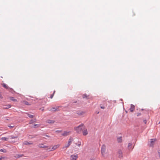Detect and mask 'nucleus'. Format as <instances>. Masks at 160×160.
<instances>
[{"mask_svg":"<svg viewBox=\"0 0 160 160\" xmlns=\"http://www.w3.org/2000/svg\"><path fill=\"white\" fill-rule=\"evenodd\" d=\"M143 110H144V109H139V111H143Z\"/></svg>","mask_w":160,"mask_h":160,"instance_id":"nucleus-40","label":"nucleus"},{"mask_svg":"<svg viewBox=\"0 0 160 160\" xmlns=\"http://www.w3.org/2000/svg\"><path fill=\"white\" fill-rule=\"evenodd\" d=\"M137 110H138V108L137 109Z\"/></svg>","mask_w":160,"mask_h":160,"instance_id":"nucleus-48","label":"nucleus"},{"mask_svg":"<svg viewBox=\"0 0 160 160\" xmlns=\"http://www.w3.org/2000/svg\"><path fill=\"white\" fill-rule=\"evenodd\" d=\"M84 124L82 123L81 125L78 127L74 128V130L76 131L78 133H80L82 130V127L83 126Z\"/></svg>","mask_w":160,"mask_h":160,"instance_id":"nucleus-1","label":"nucleus"},{"mask_svg":"<svg viewBox=\"0 0 160 160\" xmlns=\"http://www.w3.org/2000/svg\"><path fill=\"white\" fill-rule=\"evenodd\" d=\"M77 158V154L72 155H71L70 157L71 160H76Z\"/></svg>","mask_w":160,"mask_h":160,"instance_id":"nucleus-10","label":"nucleus"},{"mask_svg":"<svg viewBox=\"0 0 160 160\" xmlns=\"http://www.w3.org/2000/svg\"><path fill=\"white\" fill-rule=\"evenodd\" d=\"M23 102H24V104L25 105H29L30 104L29 103V102L27 101H23Z\"/></svg>","mask_w":160,"mask_h":160,"instance_id":"nucleus-25","label":"nucleus"},{"mask_svg":"<svg viewBox=\"0 0 160 160\" xmlns=\"http://www.w3.org/2000/svg\"><path fill=\"white\" fill-rule=\"evenodd\" d=\"M0 152H6V151L4 149H0Z\"/></svg>","mask_w":160,"mask_h":160,"instance_id":"nucleus-30","label":"nucleus"},{"mask_svg":"<svg viewBox=\"0 0 160 160\" xmlns=\"http://www.w3.org/2000/svg\"><path fill=\"white\" fill-rule=\"evenodd\" d=\"M2 157H0V160H2Z\"/></svg>","mask_w":160,"mask_h":160,"instance_id":"nucleus-41","label":"nucleus"},{"mask_svg":"<svg viewBox=\"0 0 160 160\" xmlns=\"http://www.w3.org/2000/svg\"><path fill=\"white\" fill-rule=\"evenodd\" d=\"M11 106L10 104L5 105L3 107V108L4 109H8L10 108Z\"/></svg>","mask_w":160,"mask_h":160,"instance_id":"nucleus-16","label":"nucleus"},{"mask_svg":"<svg viewBox=\"0 0 160 160\" xmlns=\"http://www.w3.org/2000/svg\"><path fill=\"white\" fill-rule=\"evenodd\" d=\"M10 99L12 101L14 102H16L17 101V100L14 98L13 97H11L10 98Z\"/></svg>","mask_w":160,"mask_h":160,"instance_id":"nucleus-23","label":"nucleus"},{"mask_svg":"<svg viewBox=\"0 0 160 160\" xmlns=\"http://www.w3.org/2000/svg\"><path fill=\"white\" fill-rule=\"evenodd\" d=\"M24 144L26 145H31L32 143H30L28 141H25L24 142Z\"/></svg>","mask_w":160,"mask_h":160,"instance_id":"nucleus-22","label":"nucleus"},{"mask_svg":"<svg viewBox=\"0 0 160 160\" xmlns=\"http://www.w3.org/2000/svg\"><path fill=\"white\" fill-rule=\"evenodd\" d=\"M59 145H55L51 149H50V148L47 149V150L48 151H53L57 148H58L59 147Z\"/></svg>","mask_w":160,"mask_h":160,"instance_id":"nucleus-6","label":"nucleus"},{"mask_svg":"<svg viewBox=\"0 0 160 160\" xmlns=\"http://www.w3.org/2000/svg\"><path fill=\"white\" fill-rule=\"evenodd\" d=\"M141 115V112H138L137 113V117H138L140 116Z\"/></svg>","mask_w":160,"mask_h":160,"instance_id":"nucleus-32","label":"nucleus"},{"mask_svg":"<svg viewBox=\"0 0 160 160\" xmlns=\"http://www.w3.org/2000/svg\"><path fill=\"white\" fill-rule=\"evenodd\" d=\"M30 127H31V128L32 127V126H30Z\"/></svg>","mask_w":160,"mask_h":160,"instance_id":"nucleus-47","label":"nucleus"},{"mask_svg":"<svg viewBox=\"0 0 160 160\" xmlns=\"http://www.w3.org/2000/svg\"><path fill=\"white\" fill-rule=\"evenodd\" d=\"M36 122V119H32L29 122V124H32L33 123Z\"/></svg>","mask_w":160,"mask_h":160,"instance_id":"nucleus-19","label":"nucleus"},{"mask_svg":"<svg viewBox=\"0 0 160 160\" xmlns=\"http://www.w3.org/2000/svg\"><path fill=\"white\" fill-rule=\"evenodd\" d=\"M155 141V139H151L150 143V146L151 147H153L154 143Z\"/></svg>","mask_w":160,"mask_h":160,"instance_id":"nucleus-12","label":"nucleus"},{"mask_svg":"<svg viewBox=\"0 0 160 160\" xmlns=\"http://www.w3.org/2000/svg\"><path fill=\"white\" fill-rule=\"evenodd\" d=\"M78 143H76L75 144L76 145L78 146V147H80L81 145V142L78 141Z\"/></svg>","mask_w":160,"mask_h":160,"instance_id":"nucleus-26","label":"nucleus"},{"mask_svg":"<svg viewBox=\"0 0 160 160\" xmlns=\"http://www.w3.org/2000/svg\"><path fill=\"white\" fill-rule=\"evenodd\" d=\"M76 113L79 115H82L84 114L85 112L81 111H77Z\"/></svg>","mask_w":160,"mask_h":160,"instance_id":"nucleus-15","label":"nucleus"},{"mask_svg":"<svg viewBox=\"0 0 160 160\" xmlns=\"http://www.w3.org/2000/svg\"><path fill=\"white\" fill-rule=\"evenodd\" d=\"M134 15H135V14L134 13L133 16H134Z\"/></svg>","mask_w":160,"mask_h":160,"instance_id":"nucleus-44","label":"nucleus"},{"mask_svg":"<svg viewBox=\"0 0 160 160\" xmlns=\"http://www.w3.org/2000/svg\"><path fill=\"white\" fill-rule=\"evenodd\" d=\"M143 122H144V123L145 124H146L147 122V120H143Z\"/></svg>","mask_w":160,"mask_h":160,"instance_id":"nucleus-36","label":"nucleus"},{"mask_svg":"<svg viewBox=\"0 0 160 160\" xmlns=\"http://www.w3.org/2000/svg\"><path fill=\"white\" fill-rule=\"evenodd\" d=\"M158 152L159 154V157L160 158V150L158 151Z\"/></svg>","mask_w":160,"mask_h":160,"instance_id":"nucleus-37","label":"nucleus"},{"mask_svg":"<svg viewBox=\"0 0 160 160\" xmlns=\"http://www.w3.org/2000/svg\"><path fill=\"white\" fill-rule=\"evenodd\" d=\"M131 145L132 144L130 143L128 144V148L129 149H131V148L130 147V146H131Z\"/></svg>","mask_w":160,"mask_h":160,"instance_id":"nucleus-29","label":"nucleus"},{"mask_svg":"<svg viewBox=\"0 0 160 160\" xmlns=\"http://www.w3.org/2000/svg\"><path fill=\"white\" fill-rule=\"evenodd\" d=\"M55 122V121L54 120H52L49 119L48 120L46 121V122L47 123L51 124L54 123Z\"/></svg>","mask_w":160,"mask_h":160,"instance_id":"nucleus-17","label":"nucleus"},{"mask_svg":"<svg viewBox=\"0 0 160 160\" xmlns=\"http://www.w3.org/2000/svg\"><path fill=\"white\" fill-rule=\"evenodd\" d=\"M117 154L118 155V157L120 158H122L123 155H122V151L121 150H119Z\"/></svg>","mask_w":160,"mask_h":160,"instance_id":"nucleus-9","label":"nucleus"},{"mask_svg":"<svg viewBox=\"0 0 160 160\" xmlns=\"http://www.w3.org/2000/svg\"><path fill=\"white\" fill-rule=\"evenodd\" d=\"M2 86L5 88L6 89H8L10 88V90H11V92L13 91V92H15V91L13 90L11 88H10L6 84L3 83L2 84Z\"/></svg>","mask_w":160,"mask_h":160,"instance_id":"nucleus-8","label":"nucleus"},{"mask_svg":"<svg viewBox=\"0 0 160 160\" xmlns=\"http://www.w3.org/2000/svg\"><path fill=\"white\" fill-rule=\"evenodd\" d=\"M71 132L70 131H64L63 133L62 134V136H67L69 135L70 134Z\"/></svg>","mask_w":160,"mask_h":160,"instance_id":"nucleus-4","label":"nucleus"},{"mask_svg":"<svg viewBox=\"0 0 160 160\" xmlns=\"http://www.w3.org/2000/svg\"><path fill=\"white\" fill-rule=\"evenodd\" d=\"M22 154H18L17 155V158H19L20 157H21L22 156Z\"/></svg>","mask_w":160,"mask_h":160,"instance_id":"nucleus-33","label":"nucleus"},{"mask_svg":"<svg viewBox=\"0 0 160 160\" xmlns=\"http://www.w3.org/2000/svg\"><path fill=\"white\" fill-rule=\"evenodd\" d=\"M39 124H35L34 125L33 127L34 128H36L38 127H39Z\"/></svg>","mask_w":160,"mask_h":160,"instance_id":"nucleus-27","label":"nucleus"},{"mask_svg":"<svg viewBox=\"0 0 160 160\" xmlns=\"http://www.w3.org/2000/svg\"><path fill=\"white\" fill-rule=\"evenodd\" d=\"M62 132L61 130H57L56 131V132L58 133H60V132Z\"/></svg>","mask_w":160,"mask_h":160,"instance_id":"nucleus-35","label":"nucleus"},{"mask_svg":"<svg viewBox=\"0 0 160 160\" xmlns=\"http://www.w3.org/2000/svg\"><path fill=\"white\" fill-rule=\"evenodd\" d=\"M106 151V146L104 144L101 147V152L102 155H104Z\"/></svg>","mask_w":160,"mask_h":160,"instance_id":"nucleus-3","label":"nucleus"},{"mask_svg":"<svg viewBox=\"0 0 160 160\" xmlns=\"http://www.w3.org/2000/svg\"><path fill=\"white\" fill-rule=\"evenodd\" d=\"M73 102L74 103H76L77 102V101H75Z\"/></svg>","mask_w":160,"mask_h":160,"instance_id":"nucleus-42","label":"nucleus"},{"mask_svg":"<svg viewBox=\"0 0 160 160\" xmlns=\"http://www.w3.org/2000/svg\"><path fill=\"white\" fill-rule=\"evenodd\" d=\"M17 136H11V139H15V138H18Z\"/></svg>","mask_w":160,"mask_h":160,"instance_id":"nucleus-31","label":"nucleus"},{"mask_svg":"<svg viewBox=\"0 0 160 160\" xmlns=\"http://www.w3.org/2000/svg\"><path fill=\"white\" fill-rule=\"evenodd\" d=\"M55 91L54 90V92H53V93L52 94V95H51L50 96V98H52L53 97V96H54V93H55Z\"/></svg>","mask_w":160,"mask_h":160,"instance_id":"nucleus-28","label":"nucleus"},{"mask_svg":"<svg viewBox=\"0 0 160 160\" xmlns=\"http://www.w3.org/2000/svg\"><path fill=\"white\" fill-rule=\"evenodd\" d=\"M27 115L30 118H33L34 116L32 115H31L29 114L28 113Z\"/></svg>","mask_w":160,"mask_h":160,"instance_id":"nucleus-24","label":"nucleus"},{"mask_svg":"<svg viewBox=\"0 0 160 160\" xmlns=\"http://www.w3.org/2000/svg\"><path fill=\"white\" fill-rule=\"evenodd\" d=\"M120 100H121V101H122V99H121Z\"/></svg>","mask_w":160,"mask_h":160,"instance_id":"nucleus-45","label":"nucleus"},{"mask_svg":"<svg viewBox=\"0 0 160 160\" xmlns=\"http://www.w3.org/2000/svg\"><path fill=\"white\" fill-rule=\"evenodd\" d=\"M8 138L6 137H2L1 138V140H4L5 141H7L8 140Z\"/></svg>","mask_w":160,"mask_h":160,"instance_id":"nucleus-21","label":"nucleus"},{"mask_svg":"<svg viewBox=\"0 0 160 160\" xmlns=\"http://www.w3.org/2000/svg\"><path fill=\"white\" fill-rule=\"evenodd\" d=\"M60 107L56 106L55 107H52L49 110L50 111H59V108Z\"/></svg>","mask_w":160,"mask_h":160,"instance_id":"nucleus-2","label":"nucleus"},{"mask_svg":"<svg viewBox=\"0 0 160 160\" xmlns=\"http://www.w3.org/2000/svg\"><path fill=\"white\" fill-rule=\"evenodd\" d=\"M100 107L101 108L104 109L107 107V104L105 102H103L102 104H101L100 105Z\"/></svg>","mask_w":160,"mask_h":160,"instance_id":"nucleus-7","label":"nucleus"},{"mask_svg":"<svg viewBox=\"0 0 160 160\" xmlns=\"http://www.w3.org/2000/svg\"><path fill=\"white\" fill-rule=\"evenodd\" d=\"M135 109V106L132 104L130 105V107L129 109V110L130 111V112H132Z\"/></svg>","mask_w":160,"mask_h":160,"instance_id":"nucleus-5","label":"nucleus"},{"mask_svg":"<svg viewBox=\"0 0 160 160\" xmlns=\"http://www.w3.org/2000/svg\"><path fill=\"white\" fill-rule=\"evenodd\" d=\"M83 98H86L87 100L90 99V97L89 95H87L86 94H84L82 95Z\"/></svg>","mask_w":160,"mask_h":160,"instance_id":"nucleus-11","label":"nucleus"},{"mask_svg":"<svg viewBox=\"0 0 160 160\" xmlns=\"http://www.w3.org/2000/svg\"><path fill=\"white\" fill-rule=\"evenodd\" d=\"M125 112H126V113H128V111H127L125 110Z\"/></svg>","mask_w":160,"mask_h":160,"instance_id":"nucleus-43","label":"nucleus"},{"mask_svg":"<svg viewBox=\"0 0 160 160\" xmlns=\"http://www.w3.org/2000/svg\"><path fill=\"white\" fill-rule=\"evenodd\" d=\"M44 135L46 137H48V138H50V136H49V135Z\"/></svg>","mask_w":160,"mask_h":160,"instance_id":"nucleus-39","label":"nucleus"},{"mask_svg":"<svg viewBox=\"0 0 160 160\" xmlns=\"http://www.w3.org/2000/svg\"><path fill=\"white\" fill-rule=\"evenodd\" d=\"M117 141L118 143H121L122 142V137H118Z\"/></svg>","mask_w":160,"mask_h":160,"instance_id":"nucleus-14","label":"nucleus"},{"mask_svg":"<svg viewBox=\"0 0 160 160\" xmlns=\"http://www.w3.org/2000/svg\"><path fill=\"white\" fill-rule=\"evenodd\" d=\"M83 135L84 136H86L88 134V132L87 129L84 130L82 131Z\"/></svg>","mask_w":160,"mask_h":160,"instance_id":"nucleus-18","label":"nucleus"},{"mask_svg":"<svg viewBox=\"0 0 160 160\" xmlns=\"http://www.w3.org/2000/svg\"><path fill=\"white\" fill-rule=\"evenodd\" d=\"M38 146L40 148H48V146H45L43 145V144H42V143L39 144L38 145Z\"/></svg>","mask_w":160,"mask_h":160,"instance_id":"nucleus-13","label":"nucleus"},{"mask_svg":"<svg viewBox=\"0 0 160 160\" xmlns=\"http://www.w3.org/2000/svg\"><path fill=\"white\" fill-rule=\"evenodd\" d=\"M8 127H10V128H12L14 127V126H8Z\"/></svg>","mask_w":160,"mask_h":160,"instance_id":"nucleus-38","label":"nucleus"},{"mask_svg":"<svg viewBox=\"0 0 160 160\" xmlns=\"http://www.w3.org/2000/svg\"><path fill=\"white\" fill-rule=\"evenodd\" d=\"M73 140V138H72V137H70V138L69 139V140L68 141V143L69 144H71V142H72V141Z\"/></svg>","mask_w":160,"mask_h":160,"instance_id":"nucleus-20","label":"nucleus"},{"mask_svg":"<svg viewBox=\"0 0 160 160\" xmlns=\"http://www.w3.org/2000/svg\"><path fill=\"white\" fill-rule=\"evenodd\" d=\"M44 110L43 109H42V110Z\"/></svg>","mask_w":160,"mask_h":160,"instance_id":"nucleus-46","label":"nucleus"},{"mask_svg":"<svg viewBox=\"0 0 160 160\" xmlns=\"http://www.w3.org/2000/svg\"><path fill=\"white\" fill-rule=\"evenodd\" d=\"M70 145V144H69V143H68L67 145H66L65 147V148H67L68 147H69V146Z\"/></svg>","mask_w":160,"mask_h":160,"instance_id":"nucleus-34","label":"nucleus"}]
</instances>
